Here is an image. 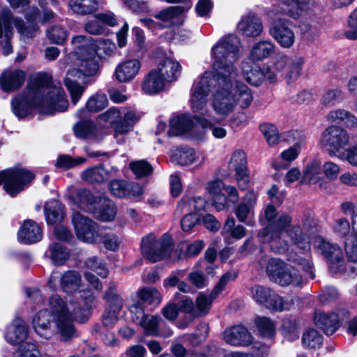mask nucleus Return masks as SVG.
<instances>
[{
	"instance_id": "nucleus-22",
	"label": "nucleus",
	"mask_w": 357,
	"mask_h": 357,
	"mask_svg": "<svg viewBox=\"0 0 357 357\" xmlns=\"http://www.w3.org/2000/svg\"><path fill=\"white\" fill-rule=\"evenodd\" d=\"M18 241L24 244H32L43 238V231L39 225L32 220H24L17 233Z\"/></svg>"
},
{
	"instance_id": "nucleus-4",
	"label": "nucleus",
	"mask_w": 357,
	"mask_h": 357,
	"mask_svg": "<svg viewBox=\"0 0 357 357\" xmlns=\"http://www.w3.org/2000/svg\"><path fill=\"white\" fill-rule=\"evenodd\" d=\"M84 294L86 296H81L84 304L83 307L73 299L66 303L57 294L49 298L47 310L61 341L67 342L76 336L74 320L84 322L89 315L95 298L89 291Z\"/></svg>"
},
{
	"instance_id": "nucleus-62",
	"label": "nucleus",
	"mask_w": 357,
	"mask_h": 357,
	"mask_svg": "<svg viewBox=\"0 0 357 357\" xmlns=\"http://www.w3.org/2000/svg\"><path fill=\"white\" fill-rule=\"evenodd\" d=\"M128 308L131 314L132 320L137 324L142 321L146 315L144 313L143 303L139 300H132L128 304Z\"/></svg>"
},
{
	"instance_id": "nucleus-13",
	"label": "nucleus",
	"mask_w": 357,
	"mask_h": 357,
	"mask_svg": "<svg viewBox=\"0 0 357 357\" xmlns=\"http://www.w3.org/2000/svg\"><path fill=\"white\" fill-rule=\"evenodd\" d=\"M349 136L347 132L341 127L331 126L322 132L320 146L325 149L331 155L340 153L349 144Z\"/></svg>"
},
{
	"instance_id": "nucleus-31",
	"label": "nucleus",
	"mask_w": 357,
	"mask_h": 357,
	"mask_svg": "<svg viewBox=\"0 0 357 357\" xmlns=\"http://www.w3.org/2000/svg\"><path fill=\"white\" fill-rule=\"evenodd\" d=\"M51 314L47 309L39 311L33 319V326L36 333L41 337L50 340L56 331L50 326Z\"/></svg>"
},
{
	"instance_id": "nucleus-8",
	"label": "nucleus",
	"mask_w": 357,
	"mask_h": 357,
	"mask_svg": "<svg viewBox=\"0 0 357 357\" xmlns=\"http://www.w3.org/2000/svg\"><path fill=\"white\" fill-rule=\"evenodd\" d=\"M266 273L271 281L282 287L303 284V278L298 270L278 258L268 261Z\"/></svg>"
},
{
	"instance_id": "nucleus-59",
	"label": "nucleus",
	"mask_w": 357,
	"mask_h": 357,
	"mask_svg": "<svg viewBox=\"0 0 357 357\" xmlns=\"http://www.w3.org/2000/svg\"><path fill=\"white\" fill-rule=\"evenodd\" d=\"M85 265L88 268L96 273L102 278H106L108 275V269L105 263L96 257L89 258L85 261Z\"/></svg>"
},
{
	"instance_id": "nucleus-57",
	"label": "nucleus",
	"mask_w": 357,
	"mask_h": 357,
	"mask_svg": "<svg viewBox=\"0 0 357 357\" xmlns=\"http://www.w3.org/2000/svg\"><path fill=\"white\" fill-rule=\"evenodd\" d=\"M86 161V158L83 157L73 158L68 155H61L57 158L56 166L68 169L84 164Z\"/></svg>"
},
{
	"instance_id": "nucleus-50",
	"label": "nucleus",
	"mask_w": 357,
	"mask_h": 357,
	"mask_svg": "<svg viewBox=\"0 0 357 357\" xmlns=\"http://www.w3.org/2000/svg\"><path fill=\"white\" fill-rule=\"evenodd\" d=\"M333 232L340 238L344 241L347 238H353L352 226L351 227L349 220L344 218H341L334 222L333 226Z\"/></svg>"
},
{
	"instance_id": "nucleus-54",
	"label": "nucleus",
	"mask_w": 357,
	"mask_h": 357,
	"mask_svg": "<svg viewBox=\"0 0 357 357\" xmlns=\"http://www.w3.org/2000/svg\"><path fill=\"white\" fill-rule=\"evenodd\" d=\"M46 36L51 43L62 45L68 36V32L61 26H52L46 31Z\"/></svg>"
},
{
	"instance_id": "nucleus-35",
	"label": "nucleus",
	"mask_w": 357,
	"mask_h": 357,
	"mask_svg": "<svg viewBox=\"0 0 357 357\" xmlns=\"http://www.w3.org/2000/svg\"><path fill=\"white\" fill-rule=\"evenodd\" d=\"M44 211L46 220L50 225L61 222L66 215L63 205L54 199L50 200L45 204Z\"/></svg>"
},
{
	"instance_id": "nucleus-53",
	"label": "nucleus",
	"mask_w": 357,
	"mask_h": 357,
	"mask_svg": "<svg viewBox=\"0 0 357 357\" xmlns=\"http://www.w3.org/2000/svg\"><path fill=\"white\" fill-rule=\"evenodd\" d=\"M302 342L305 347L315 349L321 346L323 337L317 331L309 329L303 333Z\"/></svg>"
},
{
	"instance_id": "nucleus-27",
	"label": "nucleus",
	"mask_w": 357,
	"mask_h": 357,
	"mask_svg": "<svg viewBox=\"0 0 357 357\" xmlns=\"http://www.w3.org/2000/svg\"><path fill=\"white\" fill-rule=\"evenodd\" d=\"M197 154L195 149L190 147H178L171 155V161L181 166L190 165L197 161L202 165L205 158Z\"/></svg>"
},
{
	"instance_id": "nucleus-44",
	"label": "nucleus",
	"mask_w": 357,
	"mask_h": 357,
	"mask_svg": "<svg viewBox=\"0 0 357 357\" xmlns=\"http://www.w3.org/2000/svg\"><path fill=\"white\" fill-rule=\"evenodd\" d=\"M102 205L100 208L93 210L94 216L102 221H111L114 219L116 214V207L115 204L110 200L103 199Z\"/></svg>"
},
{
	"instance_id": "nucleus-24",
	"label": "nucleus",
	"mask_w": 357,
	"mask_h": 357,
	"mask_svg": "<svg viewBox=\"0 0 357 357\" xmlns=\"http://www.w3.org/2000/svg\"><path fill=\"white\" fill-rule=\"evenodd\" d=\"M155 69L168 83L178 79L181 74L182 66L174 58L167 56L159 61Z\"/></svg>"
},
{
	"instance_id": "nucleus-21",
	"label": "nucleus",
	"mask_w": 357,
	"mask_h": 357,
	"mask_svg": "<svg viewBox=\"0 0 357 357\" xmlns=\"http://www.w3.org/2000/svg\"><path fill=\"white\" fill-rule=\"evenodd\" d=\"M111 193L119 198L137 197L142 195L143 188L138 183L125 180H114L109 184Z\"/></svg>"
},
{
	"instance_id": "nucleus-37",
	"label": "nucleus",
	"mask_w": 357,
	"mask_h": 357,
	"mask_svg": "<svg viewBox=\"0 0 357 357\" xmlns=\"http://www.w3.org/2000/svg\"><path fill=\"white\" fill-rule=\"evenodd\" d=\"M242 75L246 82L252 86H259L264 80L262 68L256 64L243 62L241 66Z\"/></svg>"
},
{
	"instance_id": "nucleus-43",
	"label": "nucleus",
	"mask_w": 357,
	"mask_h": 357,
	"mask_svg": "<svg viewBox=\"0 0 357 357\" xmlns=\"http://www.w3.org/2000/svg\"><path fill=\"white\" fill-rule=\"evenodd\" d=\"M183 11L181 6H171L160 11L155 17L165 23L164 26L174 25L178 22Z\"/></svg>"
},
{
	"instance_id": "nucleus-38",
	"label": "nucleus",
	"mask_w": 357,
	"mask_h": 357,
	"mask_svg": "<svg viewBox=\"0 0 357 357\" xmlns=\"http://www.w3.org/2000/svg\"><path fill=\"white\" fill-rule=\"evenodd\" d=\"M116 169L112 168L111 171L102 166L90 167L82 173V178L89 183H101L112 176V172H116Z\"/></svg>"
},
{
	"instance_id": "nucleus-51",
	"label": "nucleus",
	"mask_w": 357,
	"mask_h": 357,
	"mask_svg": "<svg viewBox=\"0 0 357 357\" xmlns=\"http://www.w3.org/2000/svg\"><path fill=\"white\" fill-rule=\"evenodd\" d=\"M255 325L261 335L271 338L275 333V324L268 317H258L255 320Z\"/></svg>"
},
{
	"instance_id": "nucleus-19",
	"label": "nucleus",
	"mask_w": 357,
	"mask_h": 357,
	"mask_svg": "<svg viewBox=\"0 0 357 357\" xmlns=\"http://www.w3.org/2000/svg\"><path fill=\"white\" fill-rule=\"evenodd\" d=\"M276 3L281 13L296 20L314 6V2L313 0H276Z\"/></svg>"
},
{
	"instance_id": "nucleus-6",
	"label": "nucleus",
	"mask_w": 357,
	"mask_h": 357,
	"mask_svg": "<svg viewBox=\"0 0 357 357\" xmlns=\"http://www.w3.org/2000/svg\"><path fill=\"white\" fill-rule=\"evenodd\" d=\"M40 11L38 8L33 7L26 12L24 17L27 22L26 24L24 20L15 16L10 8L4 5L0 7V38L3 36L9 37L13 36L14 28L24 40L31 39L40 32V27L36 22Z\"/></svg>"
},
{
	"instance_id": "nucleus-28",
	"label": "nucleus",
	"mask_w": 357,
	"mask_h": 357,
	"mask_svg": "<svg viewBox=\"0 0 357 357\" xmlns=\"http://www.w3.org/2000/svg\"><path fill=\"white\" fill-rule=\"evenodd\" d=\"M26 73L21 70H6L0 76L1 88L6 92L20 88L24 83Z\"/></svg>"
},
{
	"instance_id": "nucleus-36",
	"label": "nucleus",
	"mask_w": 357,
	"mask_h": 357,
	"mask_svg": "<svg viewBox=\"0 0 357 357\" xmlns=\"http://www.w3.org/2000/svg\"><path fill=\"white\" fill-rule=\"evenodd\" d=\"M169 134L181 135L190 130L193 126L191 116L188 114H181L173 117L170 121Z\"/></svg>"
},
{
	"instance_id": "nucleus-64",
	"label": "nucleus",
	"mask_w": 357,
	"mask_h": 357,
	"mask_svg": "<svg viewBox=\"0 0 357 357\" xmlns=\"http://www.w3.org/2000/svg\"><path fill=\"white\" fill-rule=\"evenodd\" d=\"M344 251L347 259L349 261L357 262V238H347L344 241Z\"/></svg>"
},
{
	"instance_id": "nucleus-14",
	"label": "nucleus",
	"mask_w": 357,
	"mask_h": 357,
	"mask_svg": "<svg viewBox=\"0 0 357 357\" xmlns=\"http://www.w3.org/2000/svg\"><path fill=\"white\" fill-rule=\"evenodd\" d=\"M72 224L77 238L84 243H94L99 237L97 223L79 212L73 213Z\"/></svg>"
},
{
	"instance_id": "nucleus-2",
	"label": "nucleus",
	"mask_w": 357,
	"mask_h": 357,
	"mask_svg": "<svg viewBox=\"0 0 357 357\" xmlns=\"http://www.w3.org/2000/svg\"><path fill=\"white\" fill-rule=\"evenodd\" d=\"M71 44L73 51L69 54L68 59L74 60L75 66L68 70L64 83L75 105L84 91V87L79 84L76 79L93 77L99 70L97 47L102 50L106 55L110 56L115 51L116 45L109 40H100L98 45L92 38L82 35L73 37Z\"/></svg>"
},
{
	"instance_id": "nucleus-1",
	"label": "nucleus",
	"mask_w": 357,
	"mask_h": 357,
	"mask_svg": "<svg viewBox=\"0 0 357 357\" xmlns=\"http://www.w3.org/2000/svg\"><path fill=\"white\" fill-rule=\"evenodd\" d=\"M242 53L241 40L237 36L230 34L220 38L211 51L214 74L205 72L191 89V108L201 114H204L207 96L213 91L211 107L216 116L210 119L202 118L199 123L203 128L210 129L216 139L224 138L227 130L214 123L225 121L236 106L246 109L253 101L252 90L238 79V70L234 64Z\"/></svg>"
},
{
	"instance_id": "nucleus-9",
	"label": "nucleus",
	"mask_w": 357,
	"mask_h": 357,
	"mask_svg": "<svg viewBox=\"0 0 357 357\" xmlns=\"http://www.w3.org/2000/svg\"><path fill=\"white\" fill-rule=\"evenodd\" d=\"M172 248L173 241L167 234H163L159 239L154 234H150L142 240V255L151 262H157L169 257Z\"/></svg>"
},
{
	"instance_id": "nucleus-30",
	"label": "nucleus",
	"mask_w": 357,
	"mask_h": 357,
	"mask_svg": "<svg viewBox=\"0 0 357 357\" xmlns=\"http://www.w3.org/2000/svg\"><path fill=\"white\" fill-rule=\"evenodd\" d=\"M238 31L247 37H257L261 34L263 26L261 20L252 14L241 17L237 25Z\"/></svg>"
},
{
	"instance_id": "nucleus-47",
	"label": "nucleus",
	"mask_w": 357,
	"mask_h": 357,
	"mask_svg": "<svg viewBox=\"0 0 357 357\" xmlns=\"http://www.w3.org/2000/svg\"><path fill=\"white\" fill-rule=\"evenodd\" d=\"M137 296L142 302L158 305L162 301L160 293L155 287H144L138 290Z\"/></svg>"
},
{
	"instance_id": "nucleus-60",
	"label": "nucleus",
	"mask_w": 357,
	"mask_h": 357,
	"mask_svg": "<svg viewBox=\"0 0 357 357\" xmlns=\"http://www.w3.org/2000/svg\"><path fill=\"white\" fill-rule=\"evenodd\" d=\"M130 168L137 178L146 176L153 172L152 166L144 160L131 162Z\"/></svg>"
},
{
	"instance_id": "nucleus-41",
	"label": "nucleus",
	"mask_w": 357,
	"mask_h": 357,
	"mask_svg": "<svg viewBox=\"0 0 357 357\" xmlns=\"http://www.w3.org/2000/svg\"><path fill=\"white\" fill-rule=\"evenodd\" d=\"M97 0H69L68 7L75 14L88 15L98 9Z\"/></svg>"
},
{
	"instance_id": "nucleus-56",
	"label": "nucleus",
	"mask_w": 357,
	"mask_h": 357,
	"mask_svg": "<svg viewBox=\"0 0 357 357\" xmlns=\"http://www.w3.org/2000/svg\"><path fill=\"white\" fill-rule=\"evenodd\" d=\"M107 105V98L105 94L96 93L92 96L86 104V110L90 112H97L103 109Z\"/></svg>"
},
{
	"instance_id": "nucleus-55",
	"label": "nucleus",
	"mask_w": 357,
	"mask_h": 357,
	"mask_svg": "<svg viewBox=\"0 0 357 357\" xmlns=\"http://www.w3.org/2000/svg\"><path fill=\"white\" fill-rule=\"evenodd\" d=\"M14 357H42V354L36 344L24 342L18 347Z\"/></svg>"
},
{
	"instance_id": "nucleus-46",
	"label": "nucleus",
	"mask_w": 357,
	"mask_h": 357,
	"mask_svg": "<svg viewBox=\"0 0 357 357\" xmlns=\"http://www.w3.org/2000/svg\"><path fill=\"white\" fill-rule=\"evenodd\" d=\"M234 212L239 222L251 227L255 225L254 208L251 205L241 203L236 207Z\"/></svg>"
},
{
	"instance_id": "nucleus-11",
	"label": "nucleus",
	"mask_w": 357,
	"mask_h": 357,
	"mask_svg": "<svg viewBox=\"0 0 357 357\" xmlns=\"http://www.w3.org/2000/svg\"><path fill=\"white\" fill-rule=\"evenodd\" d=\"M251 293L257 303L272 311L289 310L293 305L291 300H285L271 289L262 285L254 286Z\"/></svg>"
},
{
	"instance_id": "nucleus-49",
	"label": "nucleus",
	"mask_w": 357,
	"mask_h": 357,
	"mask_svg": "<svg viewBox=\"0 0 357 357\" xmlns=\"http://www.w3.org/2000/svg\"><path fill=\"white\" fill-rule=\"evenodd\" d=\"M320 166L316 161L307 164L303 170L301 182L312 184L317 183L320 179Z\"/></svg>"
},
{
	"instance_id": "nucleus-48",
	"label": "nucleus",
	"mask_w": 357,
	"mask_h": 357,
	"mask_svg": "<svg viewBox=\"0 0 357 357\" xmlns=\"http://www.w3.org/2000/svg\"><path fill=\"white\" fill-rule=\"evenodd\" d=\"M301 151V147L298 144H296L284 151L280 155V158L284 164H280L277 161L273 163V167L276 169L286 168L292 161L296 160Z\"/></svg>"
},
{
	"instance_id": "nucleus-7",
	"label": "nucleus",
	"mask_w": 357,
	"mask_h": 357,
	"mask_svg": "<svg viewBox=\"0 0 357 357\" xmlns=\"http://www.w3.org/2000/svg\"><path fill=\"white\" fill-rule=\"evenodd\" d=\"M141 117V114L132 109L111 107L99 115L98 122L102 126L110 125L116 134L123 135L131 131Z\"/></svg>"
},
{
	"instance_id": "nucleus-25",
	"label": "nucleus",
	"mask_w": 357,
	"mask_h": 357,
	"mask_svg": "<svg viewBox=\"0 0 357 357\" xmlns=\"http://www.w3.org/2000/svg\"><path fill=\"white\" fill-rule=\"evenodd\" d=\"M28 334V328L25 321L16 318L7 326L4 337L8 343L14 345L25 340Z\"/></svg>"
},
{
	"instance_id": "nucleus-63",
	"label": "nucleus",
	"mask_w": 357,
	"mask_h": 357,
	"mask_svg": "<svg viewBox=\"0 0 357 357\" xmlns=\"http://www.w3.org/2000/svg\"><path fill=\"white\" fill-rule=\"evenodd\" d=\"M224 230L230 233L231 237L236 239H241L245 236L246 229L238 225L235 226V220L233 218H228L225 223Z\"/></svg>"
},
{
	"instance_id": "nucleus-5",
	"label": "nucleus",
	"mask_w": 357,
	"mask_h": 357,
	"mask_svg": "<svg viewBox=\"0 0 357 357\" xmlns=\"http://www.w3.org/2000/svg\"><path fill=\"white\" fill-rule=\"evenodd\" d=\"M68 105V100L59 82H52L36 91L29 90L26 94L16 96L12 101L13 113L19 119L26 116L33 108L40 107L41 112L52 115L66 111Z\"/></svg>"
},
{
	"instance_id": "nucleus-61",
	"label": "nucleus",
	"mask_w": 357,
	"mask_h": 357,
	"mask_svg": "<svg viewBox=\"0 0 357 357\" xmlns=\"http://www.w3.org/2000/svg\"><path fill=\"white\" fill-rule=\"evenodd\" d=\"M282 331L284 336L289 341L297 340L299 337L298 326L294 319L284 320Z\"/></svg>"
},
{
	"instance_id": "nucleus-16",
	"label": "nucleus",
	"mask_w": 357,
	"mask_h": 357,
	"mask_svg": "<svg viewBox=\"0 0 357 357\" xmlns=\"http://www.w3.org/2000/svg\"><path fill=\"white\" fill-rule=\"evenodd\" d=\"M115 289V285L111 283L105 295L109 303V309L102 315V321L106 328H112L116 324L119 320V314L123 306V300L116 293Z\"/></svg>"
},
{
	"instance_id": "nucleus-42",
	"label": "nucleus",
	"mask_w": 357,
	"mask_h": 357,
	"mask_svg": "<svg viewBox=\"0 0 357 357\" xmlns=\"http://www.w3.org/2000/svg\"><path fill=\"white\" fill-rule=\"evenodd\" d=\"M81 284V275L75 271H66L61 278V287L66 293H73L78 289Z\"/></svg>"
},
{
	"instance_id": "nucleus-52",
	"label": "nucleus",
	"mask_w": 357,
	"mask_h": 357,
	"mask_svg": "<svg viewBox=\"0 0 357 357\" xmlns=\"http://www.w3.org/2000/svg\"><path fill=\"white\" fill-rule=\"evenodd\" d=\"M75 135L79 138H92L96 136V127L90 121H80L74 126Z\"/></svg>"
},
{
	"instance_id": "nucleus-39",
	"label": "nucleus",
	"mask_w": 357,
	"mask_h": 357,
	"mask_svg": "<svg viewBox=\"0 0 357 357\" xmlns=\"http://www.w3.org/2000/svg\"><path fill=\"white\" fill-rule=\"evenodd\" d=\"M45 255L54 264L62 265L68 259L70 252L62 244L54 243L50 245Z\"/></svg>"
},
{
	"instance_id": "nucleus-23",
	"label": "nucleus",
	"mask_w": 357,
	"mask_h": 357,
	"mask_svg": "<svg viewBox=\"0 0 357 357\" xmlns=\"http://www.w3.org/2000/svg\"><path fill=\"white\" fill-rule=\"evenodd\" d=\"M224 340L232 346H248L252 342V337L248 329L243 326L227 328L223 335Z\"/></svg>"
},
{
	"instance_id": "nucleus-33",
	"label": "nucleus",
	"mask_w": 357,
	"mask_h": 357,
	"mask_svg": "<svg viewBox=\"0 0 357 357\" xmlns=\"http://www.w3.org/2000/svg\"><path fill=\"white\" fill-rule=\"evenodd\" d=\"M281 214H277L276 208L273 205H268L265 208L264 217L268 222V225L265 228L261 229L258 234V238L261 243L268 244L269 235L279 230L274 224Z\"/></svg>"
},
{
	"instance_id": "nucleus-20",
	"label": "nucleus",
	"mask_w": 357,
	"mask_h": 357,
	"mask_svg": "<svg viewBox=\"0 0 357 357\" xmlns=\"http://www.w3.org/2000/svg\"><path fill=\"white\" fill-rule=\"evenodd\" d=\"M68 197L75 206L73 210L76 208L90 213H93L98 203L102 202L101 198L98 199L93 193L86 189L71 192Z\"/></svg>"
},
{
	"instance_id": "nucleus-45",
	"label": "nucleus",
	"mask_w": 357,
	"mask_h": 357,
	"mask_svg": "<svg viewBox=\"0 0 357 357\" xmlns=\"http://www.w3.org/2000/svg\"><path fill=\"white\" fill-rule=\"evenodd\" d=\"M218 297L212 296V291L210 294L200 293L195 301V317L206 315L212 306V303Z\"/></svg>"
},
{
	"instance_id": "nucleus-15",
	"label": "nucleus",
	"mask_w": 357,
	"mask_h": 357,
	"mask_svg": "<svg viewBox=\"0 0 357 357\" xmlns=\"http://www.w3.org/2000/svg\"><path fill=\"white\" fill-rule=\"evenodd\" d=\"M229 168L236 172L235 177L238 188L241 190H246L249 183V173L246 154L243 150L238 149L232 153Z\"/></svg>"
},
{
	"instance_id": "nucleus-34",
	"label": "nucleus",
	"mask_w": 357,
	"mask_h": 357,
	"mask_svg": "<svg viewBox=\"0 0 357 357\" xmlns=\"http://www.w3.org/2000/svg\"><path fill=\"white\" fill-rule=\"evenodd\" d=\"M315 324L327 335H332L339 326V317L335 313L316 312Z\"/></svg>"
},
{
	"instance_id": "nucleus-3",
	"label": "nucleus",
	"mask_w": 357,
	"mask_h": 357,
	"mask_svg": "<svg viewBox=\"0 0 357 357\" xmlns=\"http://www.w3.org/2000/svg\"><path fill=\"white\" fill-rule=\"evenodd\" d=\"M292 218L287 213H282L274 225L278 228V231L269 235V243L271 249L275 252L281 254L287 250L288 241L295 245L302 251L303 255L291 254L289 260L295 263L309 275L310 279L314 278L313 264L310 260V237L305 233L299 225H291Z\"/></svg>"
},
{
	"instance_id": "nucleus-29",
	"label": "nucleus",
	"mask_w": 357,
	"mask_h": 357,
	"mask_svg": "<svg viewBox=\"0 0 357 357\" xmlns=\"http://www.w3.org/2000/svg\"><path fill=\"white\" fill-rule=\"evenodd\" d=\"M162 322L159 316L146 314L138 324L142 327L146 335L165 337L172 335L173 331L170 328H167L165 331L159 328L162 326Z\"/></svg>"
},
{
	"instance_id": "nucleus-58",
	"label": "nucleus",
	"mask_w": 357,
	"mask_h": 357,
	"mask_svg": "<svg viewBox=\"0 0 357 357\" xmlns=\"http://www.w3.org/2000/svg\"><path fill=\"white\" fill-rule=\"evenodd\" d=\"M259 130L265 137L268 144L274 146L279 142L278 130L275 126L265 123L259 126Z\"/></svg>"
},
{
	"instance_id": "nucleus-18",
	"label": "nucleus",
	"mask_w": 357,
	"mask_h": 357,
	"mask_svg": "<svg viewBox=\"0 0 357 357\" xmlns=\"http://www.w3.org/2000/svg\"><path fill=\"white\" fill-rule=\"evenodd\" d=\"M141 67V61L137 59L125 60L116 66L113 77L120 83L129 82L138 75Z\"/></svg>"
},
{
	"instance_id": "nucleus-10",
	"label": "nucleus",
	"mask_w": 357,
	"mask_h": 357,
	"mask_svg": "<svg viewBox=\"0 0 357 357\" xmlns=\"http://www.w3.org/2000/svg\"><path fill=\"white\" fill-rule=\"evenodd\" d=\"M34 179V175L23 168L8 169L0 172V185L12 197L26 188Z\"/></svg>"
},
{
	"instance_id": "nucleus-26",
	"label": "nucleus",
	"mask_w": 357,
	"mask_h": 357,
	"mask_svg": "<svg viewBox=\"0 0 357 357\" xmlns=\"http://www.w3.org/2000/svg\"><path fill=\"white\" fill-rule=\"evenodd\" d=\"M270 34L282 48H290L295 43L294 31L284 22H280L271 28Z\"/></svg>"
},
{
	"instance_id": "nucleus-32",
	"label": "nucleus",
	"mask_w": 357,
	"mask_h": 357,
	"mask_svg": "<svg viewBox=\"0 0 357 357\" xmlns=\"http://www.w3.org/2000/svg\"><path fill=\"white\" fill-rule=\"evenodd\" d=\"M166 80L154 68L144 78L142 89L147 95L157 94L164 90Z\"/></svg>"
},
{
	"instance_id": "nucleus-12",
	"label": "nucleus",
	"mask_w": 357,
	"mask_h": 357,
	"mask_svg": "<svg viewBox=\"0 0 357 357\" xmlns=\"http://www.w3.org/2000/svg\"><path fill=\"white\" fill-rule=\"evenodd\" d=\"M314 247L321 251L328 261V268L333 273H343L346 270L342 250L336 243H331L321 236H316Z\"/></svg>"
},
{
	"instance_id": "nucleus-17",
	"label": "nucleus",
	"mask_w": 357,
	"mask_h": 357,
	"mask_svg": "<svg viewBox=\"0 0 357 357\" xmlns=\"http://www.w3.org/2000/svg\"><path fill=\"white\" fill-rule=\"evenodd\" d=\"M305 59L301 56H294L289 59L281 58L275 63V69L278 73L285 70L284 79L287 84L294 83L301 75Z\"/></svg>"
},
{
	"instance_id": "nucleus-40",
	"label": "nucleus",
	"mask_w": 357,
	"mask_h": 357,
	"mask_svg": "<svg viewBox=\"0 0 357 357\" xmlns=\"http://www.w3.org/2000/svg\"><path fill=\"white\" fill-rule=\"evenodd\" d=\"M275 50V45L268 40H261L255 43L250 53L252 61H261L268 57Z\"/></svg>"
}]
</instances>
